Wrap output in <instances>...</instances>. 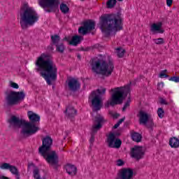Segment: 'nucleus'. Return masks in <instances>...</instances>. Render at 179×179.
<instances>
[{"instance_id":"1","label":"nucleus","mask_w":179,"mask_h":179,"mask_svg":"<svg viewBox=\"0 0 179 179\" xmlns=\"http://www.w3.org/2000/svg\"><path fill=\"white\" fill-rule=\"evenodd\" d=\"M35 66V71L41 72V76L44 78L48 85H52L51 80H57L58 68L50 55L42 53L36 58Z\"/></svg>"},{"instance_id":"2","label":"nucleus","mask_w":179,"mask_h":179,"mask_svg":"<svg viewBox=\"0 0 179 179\" xmlns=\"http://www.w3.org/2000/svg\"><path fill=\"white\" fill-rule=\"evenodd\" d=\"M100 29L102 33L108 37L113 31H118L122 29V20L117 14H105L101 16Z\"/></svg>"},{"instance_id":"3","label":"nucleus","mask_w":179,"mask_h":179,"mask_svg":"<svg viewBox=\"0 0 179 179\" xmlns=\"http://www.w3.org/2000/svg\"><path fill=\"white\" fill-rule=\"evenodd\" d=\"M27 117L29 122L23 120V138L26 136H31L40 131L38 124H40V116L34 112L29 110L27 112Z\"/></svg>"},{"instance_id":"4","label":"nucleus","mask_w":179,"mask_h":179,"mask_svg":"<svg viewBox=\"0 0 179 179\" xmlns=\"http://www.w3.org/2000/svg\"><path fill=\"white\" fill-rule=\"evenodd\" d=\"M92 71L96 75H102L103 76H111L114 72V62L113 60L108 62L98 59L91 62Z\"/></svg>"},{"instance_id":"5","label":"nucleus","mask_w":179,"mask_h":179,"mask_svg":"<svg viewBox=\"0 0 179 179\" xmlns=\"http://www.w3.org/2000/svg\"><path fill=\"white\" fill-rule=\"evenodd\" d=\"M110 92L113 93L110 101L106 103V107H110V106L114 107V106H117V104H122V101H124L128 94H129L131 89L129 88V85H126L112 88L110 89Z\"/></svg>"},{"instance_id":"6","label":"nucleus","mask_w":179,"mask_h":179,"mask_svg":"<svg viewBox=\"0 0 179 179\" xmlns=\"http://www.w3.org/2000/svg\"><path fill=\"white\" fill-rule=\"evenodd\" d=\"M40 17L36 11L33 8L29 7V3H23V27H26V24L28 26H34L36 23L38 22Z\"/></svg>"},{"instance_id":"7","label":"nucleus","mask_w":179,"mask_h":179,"mask_svg":"<svg viewBox=\"0 0 179 179\" xmlns=\"http://www.w3.org/2000/svg\"><path fill=\"white\" fill-rule=\"evenodd\" d=\"M23 99V91L16 92L11 91L6 96L5 106L7 107H13V106H17L20 103V101Z\"/></svg>"},{"instance_id":"8","label":"nucleus","mask_w":179,"mask_h":179,"mask_svg":"<svg viewBox=\"0 0 179 179\" xmlns=\"http://www.w3.org/2000/svg\"><path fill=\"white\" fill-rule=\"evenodd\" d=\"M39 155L43 157L48 164H50V166H58L59 158L58 157V154H57L55 150L45 151L39 153Z\"/></svg>"},{"instance_id":"9","label":"nucleus","mask_w":179,"mask_h":179,"mask_svg":"<svg viewBox=\"0 0 179 179\" xmlns=\"http://www.w3.org/2000/svg\"><path fill=\"white\" fill-rule=\"evenodd\" d=\"M38 5L45 9V8H49L45 10V12L50 13L52 12L53 9H57L59 6V0H38Z\"/></svg>"},{"instance_id":"10","label":"nucleus","mask_w":179,"mask_h":179,"mask_svg":"<svg viewBox=\"0 0 179 179\" xmlns=\"http://www.w3.org/2000/svg\"><path fill=\"white\" fill-rule=\"evenodd\" d=\"M104 122V117L102 116H96L95 117L94 124L92 126V134L90 138V143L91 145H93L94 142V134L97 133V131L101 129L103 127V123Z\"/></svg>"},{"instance_id":"11","label":"nucleus","mask_w":179,"mask_h":179,"mask_svg":"<svg viewBox=\"0 0 179 179\" xmlns=\"http://www.w3.org/2000/svg\"><path fill=\"white\" fill-rule=\"evenodd\" d=\"M9 124L8 128L10 129H13L14 131H17L23 127V119H20L19 117L12 115L8 120Z\"/></svg>"},{"instance_id":"12","label":"nucleus","mask_w":179,"mask_h":179,"mask_svg":"<svg viewBox=\"0 0 179 179\" xmlns=\"http://www.w3.org/2000/svg\"><path fill=\"white\" fill-rule=\"evenodd\" d=\"M107 143L108 148L120 149L122 145V141L120 138H117L114 133H110L107 137Z\"/></svg>"},{"instance_id":"13","label":"nucleus","mask_w":179,"mask_h":179,"mask_svg":"<svg viewBox=\"0 0 179 179\" xmlns=\"http://www.w3.org/2000/svg\"><path fill=\"white\" fill-rule=\"evenodd\" d=\"M52 146V138L47 136L42 139V145L38 148L39 153H44V152H50Z\"/></svg>"},{"instance_id":"14","label":"nucleus","mask_w":179,"mask_h":179,"mask_svg":"<svg viewBox=\"0 0 179 179\" xmlns=\"http://www.w3.org/2000/svg\"><path fill=\"white\" fill-rule=\"evenodd\" d=\"M130 155L133 159L141 160V159H143V156H145V150H143V148L135 145L134 148H131Z\"/></svg>"},{"instance_id":"15","label":"nucleus","mask_w":179,"mask_h":179,"mask_svg":"<svg viewBox=\"0 0 179 179\" xmlns=\"http://www.w3.org/2000/svg\"><path fill=\"white\" fill-rule=\"evenodd\" d=\"M115 179H134V170L130 168H123L117 173Z\"/></svg>"},{"instance_id":"16","label":"nucleus","mask_w":179,"mask_h":179,"mask_svg":"<svg viewBox=\"0 0 179 179\" xmlns=\"http://www.w3.org/2000/svg\"><path fill=\"white\" fill-rule=\"evenodd\" d=\"M92 104L93 107L95 108L96 111H99V110L101 109V99H100V96L96 94V92L94 91L91 94V96L89 97V99H92Z\"/></svg>"},{"instance_id":"17","label":"nucleus","mask_w":179,"mask_h":179,"mask_svg":"<svg viewBox=\"0 0 179 179\" xmlns=\"http://www.w3.org/2000/svg\"><path fill=\"white\" fill-rule=\"evenodd\" d=\"M1 170H8L13 176L17 175L19 173L17 167L11 165L9 163L4 162L0 165Z\"/></svg>"},{"instance_id":"18","label":"nucleus","mask_w":179,"mask_h":179,"mask_svg":"<svg viewBox=\"0 0 179 179\" xmlns=\"http://www.w3.org/2000/svg\"><path fill=\"white\" fill-rule=\"evenodd\" d=\"M162 27H163V22H162L153 23L150 27V31L153 34H156V33H159V34H163V33H164V29H162Z\"/></svg>"},{"instance_id":"19","label":"nucleus","mask_w":179,"mask_h":179,"mask_svg":"<svg viewBox=\"0 0 179 179\" xmlns=\"http://www.w3.org/2000/svg\"><path fill=\"white\" fill-rule=\"evenodd\" d=\"M68 86L71 92H77V90L80 89V83L77 79L71 78L69 80Z\"/></svg>"},{"instance_id":"20","label":"nucleus","mask_w":179,"mask_h":179,"mask_svg":"<svg viewBox=\"0 0 179 179\" xmlns=\"http://www.w3.org/2000/svg\"><path fill=\"white\" fill-rule=\"evenodd\" d=\"M64 113L66 114V117L69 118V120L73 121L75 117H76L78 111L73 106H68L66 108Z\"/></svg>"},{"instance_id":"21","label":"nucleus","mask_w":179,"mask_h":179,"mask_svg":"<svg viewBox=\"0 0 179 179\" xmlns=\"http://www.w3.org/2000/svg\"><path fill=\"white\" fill-rule=\"evenodd\" d=\"M65 170L66 171V173H69V176H76V173H78V168L75 166V165L67 164L64 166Z\"/></svg>"},{"instance_id":"22","label":"nucleus","mask_w":179,"mask_h":179,"mask_svg":"<svg viewBox=\"0 0 179 179\" xmlns=\"http://www.w3.org/2000/svg\"><path fill=\"white\" fill-rule=\"evenodd\" d=\"M149 121V115L145 112L141 110L139 112V124L146 125Z\"/></svg>"},{"instance_id":"23","label":"nucleus","mask_w":179,"mask_h":179,"mask_svg":"<svg viewBox=\"0 0 179 179\" xmlns=\"http://www.w3.org/2000/svg\"><path fill=\"white\" fill-rule=\"evenodd\" d=\"M83 25L87 28L88 31H92V30L96 29V22L92 20H88L87 21L84 22Z\"/></svg>"},{"instance_id":"24","label":"nucleus","mask_w":179,"mask_h":179,"mask_svg":"<svg viewBox=\"0 0 179 179\" xmlns=\"http://www.w3.org/2000/svg\"><path fill=\"white\" fill-rule=\"evenodd\" d=\"M81 40H82V36L75 35L72 37V38H71V41H69V44L70 45L76 46V45H78V44L80 43Z\"/></svg>"},{"instance_id":"25","label":"nucleus","mask_w":179,"mask_h":179,"mask_svg":"<svg viewBox=\"0 0 179 179\" xmlns=\"http://www.w3.org/2000/svg\"><path fill=\"white\" fill-rule=\"evenodd\" d=\"M169 146L171 148H173L174 149H177L179 148V139L177 137H172L169 140Z\"/></svg>"},{"instance_id":"26","label":"nucleus","mask_w":179,"mask_h":179,"mask_svg":"<svg viewBox=\"0 0 179 179\" xmlns=\"http://www.w3.org/2000/svg\"><path fill=\"white\" fill-rule=\"evenodd\" d=\"M50 40L53 45H57V44H59V41H61V36L58 34L51 35Z\"/></svg>"},{"instance_id":"27","label":"nucleus","mask_w":179,"mask_h":179,"mask_svg":"<svg viewBox=\"0 0 179 179\" xmlns=\"http://www.w3.org/2000/svg\"><path fill=\"white\" fill-rule=\"evenodd\" d=\"M56 47V51L57 52H59L60 54H64V52L65 51V45L64 43L60 42L59 43L55 45Z\"/></svg>"},{"instance_id":"28","label":"nucleus","mask_w":179,"mask_h":179,"mask_svg":"<svg viewBox=\"0 0 179 179\" xmlns=\"http://www.w3.org/2000/svg\"><path fill=\"white\" fill-rule=\"evenodd\" d=\"M131 138L134 142L139 143L142 141V135L139 133L134 132L131 134Z\"/></svg>"},{"instance_id":"29","label":"nucleus","mask_w":179,"mask_h":179,"mask_svg":"<svg viewBox=\"0 0 179 179\" xmlns=\"http://www.w3.org/2000/svg\"><path fill=\"white\" fill-rule=\"evenodd\" d=\"M116 54L118 57V58H122L125 54V50L121 48H116Z\"/></svg>"},{"instance_id":"30","label":"nucleus","mask_w":179,"mask_h":179,"mask_svg":"<svg viewBox=\"0 0 179 179\" xmlns=\"http://www.w3.org/2000/svg\"><path fill=\"white\" fill-rule=\"evenodd\" d=\"M60 10L62 13H68L69 12V7L64 3L60 5Z\"/></svg>"},{"instance_id":"31","label":"nucleus","mask_w":179,"mask_h":179,"mask_svg":"<svg viewBox=\"0 0 179 179\" xmlns=\"http://www.w3.org/2000/svg\"><path fill=\"white\" fill-rule=\"evenodd\" d=\"M88 31H89L85 27L84 24H83V26L80 27L79 29H78L79 34H83V36H85V34H87Z\"/></svg>"},{"instance_id":"32","label":"nucleus","mask_w":179,"mask_h":179,"mask_svg":"<svg viewBox=\"0 0 179 179\" xmlns=\"http://www.w3.org/2000/svg\"><path fill=\"white\" fill-rule=\"evenodd\" d=\"M20 24L22 27V29H23V6H22L20 10Z\"/></svg>"},{"instance_id":"33","label":"nucleus","mask_w":179,"mask_h":179,"mask_svg":"<svg viewBox=\"0 0 179 179\" xmlns=\"http://www.w3.org/2000/svg\"><path fill=\"white\" fill-rule=\"evenodd\" d=\"M108 8H114L117 5V0H108L106 3Z\"/></svg>"},{"instance_id":"34","label":"nucleus","mask_w":179,"mask_h":179,"mask_svg":"<svg viewBox=\"0 0 179 179\" xmlns=\"http://www.w3.org/2000/svg\"><path fill=\"white\" fill-rule=\"evenodd\" d=\"M157 114L159 118H163L164 117V110H163V108H158Z\"/></svg>"},{"instance_id":"35","label":"nucleus","mask_w":179,"mask_h":179,"mask_svg":"<svg viewBox=\"0 0 179 179\" xmlns=\"http://www.w3.org/2000/svg\"><path fill=\"white\" fill-rule=\"evenodd\" d=\"M154 43L157 45L164 44V39L163 38H158L154 39Z\"/></svg>"},{"instance_id":"36","label":"nucleus","mask_w":179,"mask_h":179,"mask_svg":"<svg viewBox=\"0 0 179 179\" xmlns=\"http://www.w3.org/2000/svg\"><path fill=\"white\" fill-rule=\"evenodd\" d=\"M131 104V98H129L128 100L125 102L123 108H122V111H125L128 107H129Z\"/></svg>"},{"instance_id":"37","label":"nucleus","mask_w":179,"mask_h":179,"mask_svg":"<svg viewBox=\"0 0 179 179\" xmlns=\"http://www.w3.org/2000/svg\"><path fill=\"white\" fill-rule=\"evenodd\" d=\"M9 86L12 87V89H19V85L13 81L9 82Z\"/></svg>"},{"instance_id":"38","label":"nucleus","mask_w":179,"mask_h":179,"mask_svg":"<svg viewBox=\"0 0 179 179\" xmlns=\"http://www.w3.org/2000/svg\"><path fill=\"white\" fill-rule=\"evenodd\" d=\"M169 80L171 82H175V83H179V76H172L169 79Z\"/></svg>"},{"instance_id":"39","label":"nucleus","mask_w":179,"mask_h":179,"mask_svg":"<svg viewBox=\"0 0 179 179\" xmlns=\"http://www.w3.org/2000/svg\"><path fill=\"white\" fill-rule=\"evenodd\" d=\"M166 72H167V70H164L161 71V73H159V78H161L162 79L164 78H169V75L166 74Z\"/></svg>"},{"instance_id":"40","label":"nucleus","mask_w":179,"mask_h":179,"mask_svg":"<svg viewBox=\"0 0 179 179\" xmlns=\"http://www.w3.org/2000/svg\"><path fill=\"white\" fill-rule=\"evenodd\" d=\"M164 87V83H163V82L159 83L157 85V89L159 92H162V90H163Z\"/></svg>"},{"instance_id":"41","label":"nucleus","mask_w":179,"mask_h":179,"mask_svg":"<svg viewBox=\"0 0 179 179\" xmlns=\"http://www.w3.org/2000/svg\"><path fill=\"white\" fill-rule=\"evenodd\" d=\"M154 126H155V123L153 122V120H150L148 121L147 128L152 129V128H153Z\"/></svg>"},{"instance_id":"42","label":"nucleus","mask_w":179,"mask_h":179,"mask_svg":"<svg viewBox=\"0 0 179 179\" xmlns=\"http://www.w3.org/2000/svg\"><path fill=\"white\" fill-rule=\"evenodd\" d=\"M159 103L162 106H169V102H167V101L163 98H159Z\"/></svg>"},{"instance_id":"43","label":"nucleus","mask_w":179,"mask_h":179,"mask_svg":"<svg viewBox=\"0 0 179 179\" xmlns=\"http://www.w3.org/2000/svg\"><path fill=\"white\" fill-rule=\"evenodd\" d=\"M124 164H125V162H124L122 159H117L116 162V165L118 166L119 167H121Z\"/></svg>"},{"instance_id":"44","label":"nucleus","mask_w":179,"mask_h":179,"mask_svg":"<svg viewBox=\"0 0 179 179\" xmlns=\"http://www.w3.org/2000/svg\"><path fill=\"white\" fill-rule=\"evenodd\" d=\"M106 88H101V89H98L97 92L99 93V94H104V93H106Z\"/></svg>"},{"instance_id":"45","label":"nucleus","mask_w":179,"mask_h":179,"mask_svg":"<svg viewBox=\"0 0 179 179\" xmlns=\"http://www.w3.org/2000/svg\"><path fill=\"white\" fill-rule=\"evenodd\" d=\"M167 6H171L173 5V0H166Z\"/></svg>"},{"instance_id":"46","label":"nucleus","mask_w":179,"mask_h":179,"mask_svg":"<svg viewBox=\"0 0 179 179\" xmlns=\"http://www.w3.org/2000/svg\"><path fill=\"white\" fill-rule=\"evenodd\" d=\"M124 121H125V117H122V119L119 120L118 122H117V124L121 125V124L123 123Z\"/></svg>"},{"instance_id":"47","label":"nucleus","mask_w":179,"mask_h":179,"mask_svg":"<svg viewBox=\"0 0 179 179\" xmlns=\"http://www.w3.org/2000/svg\"><path fill=\"white\" fill-rule=\"evenodd\" d=\"M0 179H10V178L1 175L0 176Z\"/></svg>"},{"instance_id":"48","label":"nucleus","mask_w":179,"mask_h":179,"mask_svg":"<svg viewBox=\"0 0 179 179\" xmlns=\"http://www.w3.org/2000/svg\"><path fill=\"white\" fill-rule=\"evenodd\" d=\"M113 118H118V117H120V114H118V113H114V114L113 115Z\"/></svg>"},{"instance_id":"49","label":"nucleus","mask_w":179,"mask_h":179,"mask_svg":"<svg viewBox=\"0 0 179 179\" xmlns=\"http://www.w3.org/2000/svg\"><path fill=\"white\" fill-rule=\"evenodd\" d=\"M15 176V179H20V173L18 172L17 175H14Z\"/></svg>"},{"instance_id":"50","label":"nucleus","mask_w":179,"mask_h":179,"mask_svg":"<svg viewBox=\"0 0 179 179\" xmlns=\"http://www.w3.org/2000/svg\"><path fill=\"white\" fill-rule=\"evenodd\" d=\"M20 135H21V137L20 138V141H22V136L23 135V127L21 128Z\"/></svg>"},{"instance_id":"51","label":"nucleus","mask_w":179,"mask_h":179,"mask_svg":"<svg viewBox=\"0 0 179 179\" xmlns=\"http://www.w3.org/2000/svg\"><path fill=\"white\" fill-rule=\"evenodd\" d=\"M118 127H120V124H119V123L117 122V124H115L113 126V128H114V129H117V128H118Z\"/></svg>"},{"instance_id":"52","label":"nucleus","mask_w":179,"mask_h":179,"mask_svg":"<svg viewBox=\"0 0 179 179\" xmlns=\"http://www.w3.org/2000/svg\"><path fill=\"white\" fill-rule=\"evenodd\" d=\"M77 57L78 58V59H80V58H82V57L80 56V55H78Z\"/></svg>"},{"instance_id":"53","label":"nucleus","mask_w":179,"mask_h":179,"mask_svg":"<svg viewBox=\"0 0 179 179\" xmlns=\"http://www.w3.org/2000/svg\"><path fill=\"white\" fill-rule=\"evenodd\" d=\"M119 2H122L124 0H117Z\"/></svg>"},{"instance_id":"54","label":"nucleus","mask_w":179,"mask_h":179,"mask_svg":"<svg viewBox=\"0 0 179 179\" xmlns=\"http://www.w3.org/2000/svg\"><path fill=\"white\" fill-rule=\"evenodd\" d=\"M23 97L24 98V94H23Z\"/></svg>"},{"instance_id":"55","label":"nucleus","mask_w":179,"mask_h":179,"mask_svg":"<svg viewBox=\"0 0 179 179\" xmlns=\"http://www.w3.org/2000/svg\"><path fill=\"white\" fill-rule=\"evenodd\" d=\"M81 1H83V0H81Z\"/></svg>"}]
</instances>
